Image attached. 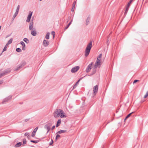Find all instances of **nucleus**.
Segmentation results:
<instances>
[{"instance_id": "1", "label": "nucleus", "mask_w": 148, "mask_h": 148, "mask_svg": "<svg viewBox=\"0 0 148 148\" xmlns=\"http://www.w3.org/2000/svg\"><path fill=\"white\" fill-rule=\"evenodd\" d=\"M92 47V41H91L88 44L86 48L85 53V56L87 57L89 55Z\"/></svg>"}, {"instance_id": "2", "label": "nucleus", "mask_w": 148, "mask_h": 148, "mask_svg": "<svg viewBox=\"0 0 148 148\" xmlns=\"http://www.w3.org/2000/svg\"><path fill=\"white\" fill-rule=\"evenodd\" d=\"M62 110L60 109H57L54 112L53 115L54 117L55 118H57L59 117V115H60Z\"/></svg>"}, {"instance_id": "3", "label": "nucleus", "mask_w": 148, "mask_h": 148, "mask_svg": "<svg viewBox=\"0 0 148 148\" xmlns=\"http://www.w3.org/2000/svg\"><path fill=\"white\" fill-rule=\"evenodd\" d=\"M52 125V123H49L46 124L44 126V128L47 130V133L49 132L50 130V127Z\"/></svg>"}, {"instance_id": "4", "label": "nucleus", "mask_w": 148, "mask_h": 148, "mask_svg": "<svg viewBox=\"0 0 148 148\" xmlns=\"http://www.w3.org/2000/svg\"><path fill=\"white\" fill-rule=\"evenodd\" d=\"M133 0H130V1L128 2V4H127V5L126 7V9L125 10V12L124 13V15L125 16L127 14V12L128 11V10L129 9V7L130 6L131 3L133 1Z\"/></svg>"}, {"instance_id": "5", "label": "nucleus", "mask_w": 148, "mask_h": 148, "mask_svg": "<svg viewBox=\"0 0 148 148\" xmlns=\"http://www.w3.org/2000/svg\"><path fill=\"white\" fill-rule=\"evenodd\" d=\"M98 87L97 85H96L94 87L93 92V97L96 95L97 92H98Z\"/></svg>"}, {"instance_id": "6", "label": "nucleus", "mask_w": 148, "mask_h": 148, "mask_svg": "<svg viewBox=\"0 0 148 148\" xmlns=\"http://www.w3.org/2000/svg\"><path fill=\"white\" fill-rule=\"evenodd\" d=\"M10 71H11L10 69H7L4 71L2 73L0 74V78L4 75L7 74L8 73H10Z\"/></svg>"}, {"instance_id": "7", "label": "nucleus", "mask_w": 148, "mask_h": 148, "mask_svg": "<svg viewBox=\"0 0 148 148\" xmlns=\"http://www.w3.org/2000/svg\"><path fill=\"white\" fill-rule=\"evenodd\" d=\"M32 12L29 11V14L27 16V19L26 20L27 22H29L30 21L32 16Z\"/></svg>"}, {"instance_id": "8", "label": "nucleus", "mask_w": 148, "mask_h": 148, "mask_svg": "<svg viewBox=\"0 0 148 148\" xmlns=\"http://www.w3.org/2000/svg\"><path fill=\"white\" fill-rule=\"evenodd\" d=\"M92 64L93 62H92L88 65L86 70V72L87 73H88L90 71V70L91 69V67L92 66Z\"/></svg>"}, {"instance_id": "9", "label": "nucleus", "mask_w": 148, "mask_h": 148, "mask_svg": "<svg viewBox=\"0 0 148 148\" xmlns=\"http://www.w3.org/2000/svg\"><path fill=\"white\" fill-rule=\"evenodd\" d=\"M79 66H76L74 67H73L72 69L71 70V72L73 73H75L77 72L79 70Z\"/></svg>"}, {"instance_id": "10", "label": "nucleus", "mask_w": 148, "mask_h": 148, "mask_svg": "<svg viewBox=\"0 0 148 148\" xmlns=\"http://www.w3.org/2000/svg\"><path fill=\"white\" fill-rule=\"evenodd\" d=\"M59 115L61 118H65L67 117L65 114L62 110Z\"/></svg>"}, {"instance_id": "11", "label": "nucleus", "mask_w": 148, "mask_h": 148, "mask_svg": "<svg viewBox=\"0 0 148 148\" xmlns=\"http://www.w3.org/2000/svg\"><path fill=\"white\" fill-rule=\"evenodd\" d=\"M11 98L12 96H10L8 97H7L5 98L3 100L2 103H4L5 102L8 101L10 99H11Z\"/></svg>"}, {"instance_id": "12", "label": "nucleus", "mask_w": 148, "mask_h": 148, "mask_svg": "<svg viewBox=\"0 0 148 148\" xmlns=\"http://www.w3.org/2000/svg\"><path fill=\"white\" fill-rule=\"evenodd\" d=\"M26 64V63L25 62H24L20 66H17L16 68V69L15 70L17 71L19 70L20 68H21L22 67L24 66Z\"/></svg>"}, {"instance_id": "13", "label": "nucleus", "mask_w": 148, "mask_h": 148, "mask_svg": "<svg viewBox=\"0 0 148 148\" xmlns=\"http://www.w3.org/2000/svg\"><path fill=\"white\" fill-rule=\"evenodd\" d=\"M38 127H36L34 130L33 132H32V137H34L35 135V134L38 130Z\"/></svg>"}, {"instance_id": "14", "label": "nucleus", "mask_w": 148, "mask_h": 148, "mask_svg": "<svg viewBox=\"0 0 148 148\" xmlns=\"http://www.w3.org/2000/svg\"><path fill=\"white\" fill-rule=\"evenodd\" d=\"M49 42L48 40H43V45L45 47H46L49 44Z\"/></svg>"}, {"instance_id": "15", "label": "nucleus", "mask_w": 148, "mask_h": 148, "mask_svg": "<svg viewBox=\"0 0 148 148\" xmlns=\"http://www.w3.org/2000/svg\"><path fill=\"white\" fill-rule=\"evenodd\" d=\"M21 44L23 46L22 49L24 51L25 49V45L23 41H21L20 42Z\"/></svg>"}, {"instance_id": "16", "label": "nucleus", "mask_w": 148, "mask_h": 148, "mask_svg": "<svg viewBox=\"0 0 148 148\" xmlns=\"http://www.w3.org/2000/svg\"><path fill=\"white\" fill-rule=\"evenodd\" d=\"M31 34L32 36H36L37 34V33L35 29L32 30L31 31Z\"/></svg>"}, {"instance_id": "17", "label": "nucleus", "mask_w": 148, "mask_h": 148, "mask_svg": "<svg viewBox=\"0 0 148 148\" xmlns=\"http://www.w3.org/2000/svg\"><path fill=\"white\" fill-rule=\"evenodd\" d=\"M96 68H95V67H94V68L92 69L90 75H93L96 73L97 70Z\"/></svg>"}, {"instance_id": "18", "label": "nucleus", "mask_w": 148, "mask_h": 148, "mask_svg": "<svg viewBox=\"0 0 148 148\" xmlns=\"http://www.w3.org/2000/svg\"><path fill=\"white\" fill-rule=\"evenodd\" d=\"M82 79V78H80L77 82L73 86V89H74L76 88V87L77 86V84H78L79 82L80 81V80Z\"/></svg>"}, {"instance_id": "19", "label": "nucleus", "mask_w": 148, "mask_h": 148, "mask_svg": "<svg viewBox=\"0 0 148 148\" xmlns=\"http://www.w3.org/2000/svg\"><path fill=\"white\" fill-rule=\"evenodd\" d=\"M67 132V131L65 130H62L58 131L57 133V134L58 133L59 134L65 133Z\"/></svg>"}, {"instance_id": "20", "label": "nucleus", "mask_w": 148, "mask_h": 148, "mask_svg": "<svg viewBox=\"0 0 148 148\" xmlns=\"http://www.w3.org/2000/svg\"><path fill=\"white\" fill-rule=\"evenodd\" d=\"M33 22H31L29 24V29L30 30H32V28L33 27Z\"/></svg>"}, {"instance_id": "21", "label": "nucleus", "mask_w": 148, "mask_h": 148, "mask_svg": "<svg viewBox=\"0 0 148 148\" xmlns=\"http://www.w3.org/2000/svg\"><path fill=\"white\" fill-rule=\"evenodd\" d=\"M100 62L96 61V62L95 63L94 65V67L95 68H97V67L100 64Z\"/></svg>"}, {"instance_id": "22", "label": "nucleus", "mask_w": 148, "mask_h": 148, "mask_svg": "<svg viewBox=\"0 0 148 148\" xmlns=\"http://www.w3.org/2000/svg\"><path fill=\"white\" fill-rule=\"evenodd\" d=\"M61 123V120L60 119H58V121L57 124H56V127H58L60 125V124Z\"/></svg>"}, {"instance_id": "23", "label": "nucleus", "mask_w": 148, "mask_h": 148, "mask_svg": "<svg viewBox=\"0 0 148 148\" xmlns=\"http://www.w3.org/2000/svg\"><path fill=\"white\" fill-rule=\"evenodd\" d=\"M22 143L21 142H19L17 143H16L15 146L16 147H18L22 145Z\"/></svg>"}, {"instance_id": "24", "label": "nucleus", "mask_w": 148, "mask_h": 148, "mask_svg": "<svg viewBox=\"0 0 148 148\" xmlns=\"http://www.w3.org/2000/svg\"><path fill=\"white\" fill-rule=\"evenodd\" d=\"M12 40H13L12 38H11L10 39L8 40V42L7 43L6 45H9L11 43H12Z\"/></svg>"}, {"instance_id": "25", "label": "nucleus", "mask_w": 148, "mask_h": 148, "mask_svg": "<svg viewBox=\"0 0 148 148\" xmlns=\"http://www.w3.org/2000/svg\"><path fill=\"white\" fill-rule=\"evenodd\" d=\"M133 113V112L129 114H128L127 116H126V117L125 118V119H124V121H125L129 117H130L131 115Z\"/></svg>"}, {"instance_id": "26", "label": "nucleus", "mask_w": 148, "mask_h": 148, "mask_svg": "<svg viewBox=\"0 0 148 148\" xmlns=\"http://www.w3.org/2000/svg\"><path fill=\"white\" fill-rule=\"evenodd\" d=\"M90 20V17L89 16H88L86 20V25H88V24Z\"/></svg>"}, {"instance_id": "27", "label": "nucleus", "mask_w": 148, "mask_h": 148, "mask_svg": "<svg viewBox=\"0 0 148 148\" xmlns=\"http://www.w3.org/2000/svg\"><path fill=\"white\" fill-rule=\"evenodd\" d=\"M72 21H73V20H72L68 24V25L67 26L64 28V30H66V29L69 27V26L71 24V23H72Z\"/></svg>"}, {"instance_id": "28", "label": "nucleus", "mask_w": 148, "mask_h": 148, "mask_svg": "<svg viewBox=\"0 0 148 148\" xmlns=\"http://www.w3.org/2000/svg\"><path fill=\"white\" fill-rule=\"evenodd\" d=\"M49 35L50 33L49 32H47L45 36V38L47 39H48L49 38Z\"/></svg>"}, {"instance_id": "29", "label": "nucleus", "mask_w": 148, "mask_h": 148, "mask_svg": "<svg viewBox=\"0 0 148 148\" xmlns=\"http://www.w3.org/2000/svg\"><path fill=\"white\" fill-rule=\"evenodd\" d=\"M23 41L27 44H28L29 42V39L27 38H25L23 40Z\"/></svg>"}, {"instance_id": "30", "label": "nucleus", "mask_w": 148, "mask_h": 148, "mask_svg": "<svg viewBox=\"0 0 148 148\" xmlns=\"http://www.w3.org/2000/svg\"><path fill=\"white\" fill-rule=\"evenodd\" d=\"M16 51L18 52H20L22 51L21 49L20 48H17Z\"/></svg>"}, {"instance_id": "31", "label": "nucleus", "mask_w": 148, "mask_h": 148, "mask_svg": "<svg viewBox=\"0 0 148 148\" xmlns=\"http://www.w3.org/2000/svg\"><path fill=\"white\" fill-rule=\"evenodd\" d=\"M30 142L33 143H36L39 142V141L38 140H30Z\"/></svg>"}, {"instance_id": "32", "label": "nucleus", "mask_w": 148, "mask_h": 148, "mask_svg": "<svg viewBox=\"0 0 148 148\" xmlns=\"http://www.w3.org/2000/svg\"><path fill=\"white\" fill-rule=\"evenodd\" d=\"M18 13L15 12L14 14L13 18H12L13 20L14 18L16 17Z\"/></svg>"}, {"instance_id": "33", "label": "nucleus", "mask_w": 148, "mask_h": 148, "mask_svg": "<svg viewBox=\"0 0 148 148\" xmlns=\"http://www.w3.org/2000/svg\"><path fill=\"white\" fill-rule=\"evenodd\" d=\"M19 8H20V5H18L17 6V9L16 10V11L15 12L18 13V11H19Z\"/></svg>"}, {"instance_id": "34", "label": "nucleus", "mask_w": 148, "mask_h": 148, "mask_svg": "<svg viewBox=\"0 0 148 148\" xmlns=\"http://www.w3.org/2000/svg\"><path fill=\"white\" fill-rule=\"evenodd\" d=\"M23 145L24 146V144H25L26 143V139H25V138L23 140Z\"/></svg>"}, {"instance_id": "35", "label": "nucleus", "mask_w": 148, "mask_h": 148, "mask_svg": "<svg viewBox=\"0 0 148 148\" xmlns=\"http://www.w3.org/2000/svg\"><path fill=\"white\" fill-rule=\"evenodd\" d=\"M51 34L53 35V39H54L55 36V32L53 31H52L51 32Z\"/></svg>"}, {"instance_id": "36", "label": "nucleus", "mask_w": 148, "mask_h": 148, "mask_svg": "<svg viewBox=\"0 0 148 148\" xmlns=\"http://www.w3.org/2000/svg\"><path fill=\"white\" fill-rule=\"evenodd\" d=\"M8 46V45H6H6L3 48V49L2 51V52H3L4 51H6V49Z\"/></svg>"}, {"instance_id": "37", "label": "nucleus", "mask_w": 148, "mask_h": 148, "mask_svg": "<svg viewBox=\"0 0 148 148\" xmlns=\"http://www.w3.org/2000/svg\"><path fill=\"white\" fill-rule=\"evenodd\" d=\"M60 135H59L58 134H57L56 136V139H55L56 140H57V139H58V138L60 137Z\"/></svg>"}, {"instance_id": "38", "label": "nucleus", "mask_w": 148, "mask_h": 148, "mask_svg": "<svg viewBox=\"0 0 148 148\" xmlns=\"http://www.w3.org/2000/svg\"><path fill=\"white\" fill-rule=\"evenodd\" d=\"M76 1H74L73 3V5H72V6L73 7V8L74 7H75V5L76 4Z\"/></svg>"}, {"instance_id": "39", "label": "nucleus", "mask_w": 148, "mask_h": 148, "mask_svg": "<svg viewBox=\"0 0 148 148\" xmlns=\"http://www.w3.org/2000/svg\"><path fill=\"white\" fill-rule=\"evenodd\" d=\"M148 96V91L146 93V94L144 96V98H146Z\"/></svg>"}, {"instance_id": "40", "label": "nucleus", "mask_w": 148, "mask_h": 148, "mask_svg": "<svg viewBox=\"0 0 148 148\" xmlns=\"http://www.w3.org/2000/svg\"><path fill=\"white\" fill-rule=\"evenodd\" d=\"M53 143V139H51V142L49 143V145H52Z\"/></svg>"}, {"instance_id": "41", "label": "nucleus", "mask_w": 148, "mask_h": 148, "mask_svg": "<svg viewBox=\"0 0 148 148\" xmlns=\"http://www.w3.org/2000/svg\"><path fill=\"white\" fill-rule=\"evenodd\" d=\"M110 42V40L108 38V39H107V43L108 45L109 44Z\"/></svg>"}, {"instance_id": "42", "label": "nucleus", "mask_w": 148, "mask_h": 148, "mask_svg": "<svg viewBox=\"0 0 148 148\" xmlns=\"http://www.w3.org/2000/svg\"><path fill=\"white\" fill-rule=\"evenodd\" d=\"M138 81H139V80H138L135 79L134 80V81L133 82V84H134L136 83V82H138Z\"/></svg>"}, {"instance_id": "43", "label": "nucleus", "mask_w": 148, "mask_h": 148, "mask_svg": "<svg viewBox=\"0 0 148 148\" xmlns=\"http://www.w3.org/2000/svg\"><path fill=\"white\" fill-rule=\"evenodd\" d=\"M102 56V53H101L99 55V56H98L97 58H100Z\"/></svg>"}, {"instance_id": "44", "label": "nucleus", "mask_w": 148, "mask_h": 148, "mask_svg": "<svg viewBox=\"0 0 148 148\" xmlns=\"http://www.w3.org/2000/svg\"><path fill=\"white\" fill-rule=\"evenodd\" d=\"M97 61H99L100 62L101 59L100 58H97Z\"/></svg>"}, {"instance_id": "45", "label": "nucleus", "mask_w": 148, "mask_h": 148, "mask_svg": "<svg viewBox=\"0 0 148 148\" xmlns=\"http://www.w3.org/2000/svg\"><path fill=\"white\" fill-rule=\"evenodd\" d=\"M75 8V7L73 8V7L72 6V9H71V11L72 12H73L74 11Z\"/></svg>"}, {"instance_id": "46", "label": "nucleus", "mask_w": 148, "mask_h": 148, "mask_svg": "<svg viewBox=\"0 0 148 148\" xmlns=\"http://www.w3.org/2000/svg\"><path fill=\"white\" fill-rule=\"evenodd\" d=\"M28 134H29V133H26L24 135L25 136H27L29 135Z\"/></svg>"}, {"instance_id": "47", "label": "nucleus", "mask_w": 148, "mask_h": 148, "mask_svg": "<svg viewBox=\"0 0 148 148\" xmlns=\"http://www.w3.org/2000/svg\"><path fill=\"white\" fill-rule=\"evenodd\" d=\"M55 125L53 126L51 128V130H53L55 128Z\"/></svg>"}, {"instance_id": "48", "label": "nucleus", "mask_w": 148, "mask_h": 148, "mask_svg": "<svg viewBox=\"0 0 148 148\" xmlns=\"http://www.w3.org/2000/svg\"><path fill=\"white\" fill-rule=\"evenodd\" d=\"M3 82V80H0V84H2Z\"/></svg>"}, {"instance_id": "49", "label": "nucleus", "mask_w": 148, "mask_h": 148, "mask_svg": "<svg viewBox=\"0 0 148 148\" xmlns=\"http://www.w3.org/2000/svg\"><path fill=\"white\" fill-rule=\"evenodd\" d=\"M29 119H25V122H26L27 121H28L29 120Z\"/></svg>"}, {"instance_id": "50", "label": "nucleus", "mask_w": 148, "mask_h": 148, "mask_svg": "<svg viewBox=\"0 0 148 148\" xmlns=\"http://www.w3.org/2000/svg\"><path fill=\"white\" fill-rule=\"evenodd\" d=\"M27 138H30V136H29V135H28L27 136Z\"/></svg>"}, {"instance_id": "51", "label": "nucleus", "mask_w": 148, "mask_h": 148, "mask_svg": "<svg viewBox=\"0 0 148 148\" xmlns=\"http://www.w3.org/2000/svg\"><path fill=\"white\" fill-rule=\"evenodd\" d=\"M33 20H34V18H32V20H31L32 22H33L32 21H33Z\"/></svg>"}, {"instance_id": "52", "label": "nucleus", "mask_w": 148, "mask_h": 148, "mask_svg": "<svg viewBox=\"0 0 148 148\" xmlns=\"http://www.w3.org/2000/svg\"><path fill=\"white\" fill-rule=\"evenodd\" d=\"M3 53V52H2V53L0 54V56H1V55L2 54V53Z\"/></svg>"}, {"instance_id": "53", "label": "nucleus", "mask_w": 148, "mask_h": 148, "mask_svg": "<svg viewBox=\"0 0 148 148\" xmlns=\"http://www.w3.org/2000/svg\"><path fill=\"white\" fill-rule=\"evenodd\" d=\"M1 26H0V30L1 29Z\"/></svg>"}, {"instance_id": "54", "label": "nucleus", "mask_w": 148, "mask_h": 148, "mask_svg": "<svg viewBox=\"0 0 148 148\" xmlns=\"http://www.w3.org/2000/svg\"><path fill=\"white\" fill-rule=\"evenodd\" d=\"M40 0V1H41L42 0Z\"/></svg>"}]
</instances>
